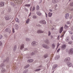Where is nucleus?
I'll return each instance as SVG.
<instances>
[{
    "instance_id": "obj_50",
    "label": "nucleus",
    "mask_w": 73,
    "mask_h": 73,
    "mask_svg": "<svg viewBox=\"0 0 73 73\" xmlns=\"http://www.w3.org/2000/svg\"><path fill=\"white\" fill-rule=\"evenodd\" d=\"M19 4H21L22 3H21V0H19Z\"/></svg>"
},
{
    "instance_id": "obj_4",
    "label": "nucleus",
    "mask_w": 73,
    "mask_h": 73,
    "mask_svg": "<svg viewBox=\"0 0 73 73\" xmlns=\"http://www.w3.org/2000/svg\"><path fill=\"white\" fill-rule=\"evenodd\" d=\"M38 52V51L37 50H34L31 53V55L32 56H33V55H35V54H37Z\"/></svg>"
},
{
    "instance_id": "obj_61",
    "label": "nucleus",
    "mask_w": 73,
    "mask_h": 73,
    "mask_svg": "<svg viewBox=\"0 0 73 73\" xmlns=\"http://www.w3.org/2000/svg\"><path fill=\"white\" fill-rule=\"evenodd\" d=\"M64 35H62L61 36H60V37H61V38H62V37H63V36H64Z\"/></svg>"
},
{
    "instance_id": "obj_7",
    "label": "nucleus",
    "mask_w": 73,
    "mask_h": 73,
    "mask_svg": "<svg viewBox=\"0 0 73 73\" xmlns=\"http://www.w3.org/2000/svg\"><path fill=\"white\" fill-rule=\"evenodd\" d=\"M60 1V0H52V3L53 4H56V3H58Z\"/></svg>"
},
{
    "instance_id": "obj_14",
    "label": "nucleus",
    "mask_w": 73,
    "mask_h": 73,
    "mask_svg": "<svg viewBox=\"0 0 73 73\" xmlns=\"http://www.w3.org/2000/svg\"><path fill=\"white\" fill-rule=\"evenodd\" d=\"M57 64H55L54 65L53 68H52V70H54L55 68H56V67H57Z\"/></svg>"
},
{
    "instance_id": "obj_20",
    "label": "nucleus",
    "mask_w": 73,
    "mask_h": 73,
    "mask_svg": "<svg viewBox=\"0 0 73 73\" xmlns=\"http://www.w3.org/2000/svg\"><path fill=\"white\" fill-rule=\"evenodd\" d=\"M20 46H21V50H22V49H24V44H21Z\"/></svg>"
},
{
    "instance_id": "obj_63",
    "label": "nucleus",
    "mask_w": 73,
    "mask_h": 73,
    "mask_svg": "<svg viewBox=\"0 0 73 73\" xmlns=\"http://www.w3.org/2000/svg\"><path fill=\"white\" fill-rule=\"evenodd\" d=\"M54 29V28H52V30H53V29Z\"/></svg>"
},
{
    "instance_id": "obj_16",
    "label": "nucleus",
    "mask_w": 73,
    "mask_h": 73,
    "mask_svg": "<svg viewBox=\"0 0 73 73\" xmlns=\"http://www.w3.org/2000/svg\"><path fill=\"white\" fill-rule=\"evenodd\" d=\"M25 40L26 41H27V42H29L31 41V39L29 38H26Z\"/></svg>"
},
{
    "instance_id": "obj_19",
    "label": "nucleus",
    "mask_w": 73,
    "mask_h": 73,
    "mask_svg": "<svg viewBox=\"0 0 73 73\" xmlns=\"http://www.w3.org/2000/svg\"><path fill=\"white\" fill-rule=\"evenodd\" d=\"M67 65L69 67H70L72 66V63H70V62H68V63H67Z\"/></svg>"
},
{
    "instance_id": "obj_34",
    "label": "nucleus",
    "mask_w": 73,
    "mask_h": 73,
    "mask_svg": "<svg viewBox=\"0 0 73 73\" xmlns=\"http://www.w3.org/2000/svg\"><path fill=\"white\" fill-rule=\"evenodd\" d=\"M35 6H33V8L32 9V11H35Z\"/></svg>"
},
{
    "instance_id": "obj_60",
    "label": "nucleus",
    "mask_w": 73,
    "mask_h": 73,
    "mask_svg": "<svg viewBox=\"0 0 73 73\" xmlns=\"http://www.w3.org/2000/svg\"><path fill=\"white\" fill-rule=\"evenodd\" d=\"M42 2V0H40L39 2V4H40Z\"/></svg>"
},
{
    "instance_id": "obj_36",
    "label": "nucleus",
    "mask_w": 73,
    "mask_h": 73,
    "mask_svg": "<svg viewBox=\"0 0 73 73\" xmlns=\"http://www.w3.org/2000/svg\"><path fill=\"white\" fill-rule=\"evenodd\" d=\"M32 17L33 19H36L37 18V17L36 16L33 15Z\"/></svg>"
},
{
    "instance_id": "obj_51",
    "label": "nucleus",
    "mask_w": 73,
    "mask_h": 73,
    "mask_svg": "<svg viewBox=\"0 0 73 73\" xmlns=\"http://www.w3.org/2000/svg\"><path fill=\"white\" fill-rule=\"evenodd\" d=\"M49 11L50 12H53V10H52L51 9H49Z\"/></svg>"
},
{
    "instance_id": "obj_41",
    "label": "nucleus",
    "mask_w": 73,
    "mask_h": 73,
    "mask_svg": "<svg viewBox=\"0 0 73 73\" xmlns=\"http://www.w3.org/2000/svg\"><path fill=\"white\" fill-rule=\"evenodd\" d=\"M7 61V60H6V59H3V62H5V61Z\"/></svg>"
},
{
    "instance_id": "obj_1",
    "label": "nucleus",
    "mask_w": 73,
    "mask_h": 73,
    "mask_svg": "<svg viewBox=\"0 0 73 73\" xmlns=\"http://www.w3.org/2000/svg\"><path fill=\"white\" fill-rule=\"evenodd\" d=\"M70 61V58L69 57L66 58L64 60V62L66 63L69 62Z\"/></svg>"
},
{
    "instance_id": "obj_40",
    "label": "nucleus",
    "mask_w": 73,
    "mask_h": 73,
    "mask_svg": "<svg viewBox=\"0 0 73 73\" xmlns=\"http://www.w3.org/2000/svg\"><path fill=\"white\" fill-rule=\"evenodd\" d=\"M70 6L71 7L73 6V2H72V3H70Z\"/></svg>"
},
{
    "instance_id": "obj_64",
    "label": "nucleus",
    "mask_w": 73,
    "mask_h": 73,
    "mask_svg": "<svg viewBox=\"0 0 73 73\" xmlns=\"http://www.w3.org/2000/svg\"><path fill=\"white\" fill-rule=\"evenodd\" d=\"M71 11H73V9H72L71 10Z\"/></svg>"
},
{
    "instance_id": "obj_49",
    "label": "nucleus",
    "mask_w": 73,
    "mask_h": 73,
    "mask_svg": "<svg viewBox=\"0 0 73 73\" xmlns=\"http://www.w3.org/2000/svg\"><path fill=\"white\" fill-rule=\"evenodd\" d=\"M12 31L13 33H15V29H14V28H13L12 29Z\"/></svg>"
},
{
    "instance_id": "obj_23",
    "label": "nucleus",
    "mask_w": 73,
    "mask_h": 73,
    "mask_svg": "<svg viewBox=\"0 0 73 73\" xmlns=\"http://www.w3.org/2000/svg\"><path fill=\"white\" fill-rule=\"evenodd\" d=\"M52 49H54L55 48V46H56V45L54 44V43L52 44Z\"/></svg>"
},
{
    "instance_id": "obj_27",
    "label": "nucleus",
    "mask_w": 73,
    "mask_h": 73,
    "mask_svg": "<svg viewBox=\"0 0 73 73\" xmlns=\"http://www.w3.org/2000/svg\"><path fill=\"white\" fill-rule=\"evenodd\" d=\"M29 20H30V19H27L26 22V23L27 24H28L29 23Z\"/></svg>"
},
{
    "instance_id": "obj_15",
    "label": "nucleus",
    "mask_w": 73,
    "mask_h": 73,
    "mask_svg": "<svg viewBox=\"0 0 73 73\" xmlns=\"http://www.w3.org/2000/svg\"><path fill=\"white\" fill-rule=\"evenodd\" d=\"M69 14L68 13H67L65 15V17L66 19H68V17H69Z\"/></svg>"
},
{
    "instance_id": "obj_5",
    "label": "nucleus",
    "mask_w": 73,
    "mask_h": 73,
    "mask_svg": "<svg viewBox=\"0 0 73 73\" xmlns=\"http://www.w3.org/2000/svg\"><path fill=\"white\" fill-rule=\"evenodd\" d=\"M11 18V16L9 15H6L5 16V19L6 20H9Z\"/></svg>"
},
{
    "instance_id": "obj_58",
    "label": "nucleus",
    "mask_w": 73,
    "mask_h": 73,
    "mask_svg": "<svg viewBox=\"0 0 73 73\" xmlns=\"http://www.w3.org/2000/svg\"><path fill=\"white\" fill-rule=\"evenodd\" d=\"M59 38H60V35H59V36H58V37H57V39H58V40H59Z\"/></svg>"
},
{
    "instance_id": "obj_57",
    "label": "nucleus",
    "mask_w": 73,
    "mask_h": 73,
    "mask_svg": "<svg viewBox=\"0 0 73 73\" xmlns=\"http://www.w3.org/2000/svg\"><path fill=\"white\" fill-rule=\"evenodd\" d=\"M38 68H42V65H40L38 67Z\"/></svg>"
},
{
    "instance_id": "obj_29",
    "label": "nucleus",
    "mask_w": 73,
    "mask_h": 73,
    "mask_svg": "<svg viewBox=\"0 0 73 73\" xmlns=\"http://www.w3.org/2000/svg\"><path fill=\"white\" fill-rule=\"evenodd\" d=\"M52 15V13L49 12L48 13V16L49 17H51Z\"/></svg>"
},
{
    "instance_id": "obj_2",
    "label": "nucleus",
    "mask_w": 73,
    "mask_h": 73,
    "mask_svg": "<svg viewBox=\"0 0 73 73\" xmlns=\"http://www.w3.org/2000/svg\"><path fill=\"white\" fill-rule=\"evenodd\" d=\"M42 46L43 48H45V49H49V48H50L48 45L45 44H42Z\"/></svg>"
},
{
    "instance_id": "obj_38",
    "label": "nucleus",
    "mask_w": 73,
    "mask_h": 73,
    "mask_svg": "<svg viewBox=\"0 0 73 73\" xmlns=\"http://www.w3.org/2000/svg\"><path fill=\"white\" fill-rule=\"evenodd\" d=\"M6 70L4 68H3L2 70V72H4Z\"/></svg>"
},
{
    "instance_id": "obj_13",
    "label": "nucleus",
    "mask_w": 73,
    "mask_h": 73,
    "mask_svg": "<svg viewBox=\"0 0 73 73\" xmlns=\"http://www.w3.org/2000/svg\"><path fill=\"white\" fill-rule=\"evenodd\" d=\"M4 6V2H3L0 3V7H2Z\"/></svg>"
},
{
    "instance_id": "obj_3",
    "label": "nucleus",
    "mask_w": 73,
    "mask_h": 73,
    "mask_svg": "<svg viewBox=\"0 0 73 73\" xmlns=\"http://www.w3.org/2000/svg\"><path fill=\"white\" fill-rule=\"evenodd\" d=\"M38 43L36 41H33L31 43V45L33 46H36L37 45Z\"/></svg>"
},
{
    "instance_id": "obj_31",
    "label": "nucleus",
    "mask_w": 73,
    "mask_h": 73,
    "mask_svg": "<svg viewBox=\"0 0 73 73\" xmlns=\"http://www.w3.org/2000/svg\"><path fill=\"white\" fill-rule=\"evenodd\" d=\"M17 48V47L16 46H15L14 47L13 51L15 52L16 50V49Z\"/></svg>"
},
{
    "instance_id": "obj_9",
    "label": "nucleus",
    "mask_w": 73,
    "mask_h": 73,
    "mask_svg": "<svg viewBox=\"0 0 73 73\" xmlns=\"http://www.w3.org/2000/svg\"><path fill=\"white\" fill-rule=\"evenodd\" d=\"M5 32H8V33H10L11 32V30L9 28H7L5 30Z\"/></svg>"
},
{
    "instance_id": "obj_32",
    "label": "nucleus",
    "mask_w": 73,
    "mask_h": 73,
    "mask_svg": "<svg viewBox=\"0 0 73 73\" xmlns=\"http://www.w3.org/2000/svg\"><path fill=\"white\" fill-rule=\"evenodd\" d=\"M28 72V70L26 69L24 71L23 73H27Z\"/></svg>"
},
{
    "instance_id": "obj_28",
    "label": "nucleus",
    "mask_w": 73,
    "mask_h": 73,
    "mask_svg": "<svg viewBox=\"0 0 73 73\" xmlns=\"http://www.w3.org/2000/svg\"><path fill=\"white\" fill-rule=\"evenodd\" d=\"M40 9L39 7V6L38 5H37L36 7V9L37 11L38 10H39Z\"/></svg>"
},
{
    "instance_id": "obj_10",
    "label": "nucleus",
    "mask_w": 73,
    "mask_h": 73,
    "mask_svg": "<svg viewBox=\"0 0 73 73\" xmlns=\"http://www.w3.org/2000/svg\"><path fill=\"white\" fill-rule=\"evenodd\" d=\"M40 23H42V24H45L46 23V21H45V20H42L40 21H39Z\"/></svg>"
},
{
    "instance_id": "obj_39",
    "label": "nucleus",
    "mask_w": 73,
    "mask_h": 73,
    "mask_svg": "<svg viewBox=\"0 0 73 73\" xmlns=\"http://www.w3.org/2000/svg\"><path fill=\"white\" fill-rule=\"evenodd\" d=\"M64 27L65 29H67V28H68V26H67V25H65L64 26Z\"/></svg>"
},
{
    "instance_id": "obj_6",
    "label": "nucleus",
    "mask_w": 73,
    "mask_h": 73,
    "mask_svg": "<svg viewBox=\"0 0 73 73\" xmlns=\"http://www.w3.org/2000/svg\"><path fill=\"white\" fill-rule=\"evenodd\" d=\"M68 53L69 54L72 55L73 53V48H71L70 49L68 52Z\"/></svg>"
},
{
    "instance_id": "obj_17",
    "label": "nucleus",
    "mask_w": 73,
    "mask_h": 73,
    "mask_svg": "<svg viewBox=\"0 0 73 73\" xmlns=\"http://www.w3.org/2000/svg\"><path fill=\"white\" fill-rule=\"evenodd\" d=\"M60 55H57L55 58V60H58L60 58Z\"/></svg>"
},
{
    "instance_id": "obj_54",
    "label": "nucleus",
    "mask_w": 73,
    "mask_h": 73,
    "mask_svg": "<svg viewBox=\"0 0 73 73\" xmlns=\"http://www.w3.org/2000/svg\"><path fill=\"white\" fill-rule=\"evenodd\" d=\"M50 38L51 39H52V38H53V36H52V35H50Z\"/></svg>"
},
{
    "instance_id": "obj_22",
    "label": "nucleus",
    "mask_w": 73,
    "mask_h": 73,
    "mask_svg": "<svg viewBox=\"0 0 73 73\" xmlns=\"http://www.w3.org/2000/svg\"><path fill=\"white\" fill-rule=\"evenodd\" d=\"M63 31V27H62L60 29L59 33H61Z\"/></svg>"
},
{
    "instance_id": "obj_55",
    "label": "nucleus",
    "mask_w": 73,
    "mask_h": 73,
    "mask_svg": "<svg viewBox=\"0 0 73 73\" xmlns=\"http://www.w3.org/2000/svg\"><path fill=\"white\" fill-rule=\"evenodd\" d=\"M45 13L46 14V17H48V14H46V13Z\"/></svg>"
},
{
    "instance_id": "obj_53",
    "label": "nucleus",
    "mask_w": 73,
    "mask_h": 73,
    "mask_svg": "<svg viewBox=\"0 0 73 73\" xmlns=\"http://www.w3.org/2000/svg\"><path fill=\"white\" fill-rule=\"evenodd\" d=\"M69 33L71 35H73V33H72V32H71V31H70Z\"/></svg>"
},
{
    "instance_id": "obj_42",
    "label": "nucleus",
    "mask_w": 73,
    "mask_h": 73,
    "mask_svg": "<svg viewBox=\"0 0 73 73\" xmlns=\"http://www.w3.org/2000/svg\"><path fill=\"white\" fill-rule=\"evenodd\" d=\"M3 35H0V40H1V39H2L3 38Z\"/></svg>"
},
{
    "instance_id": "obj_52",
    "label": "nucleus",
    "mask_w": 73,
    "mask_h": 73,
    "mask_svg": "<svg viewBox=\"0 0 73 73\" xmlns=\"http://www.w3.org/2000/svg\"><path fill=\"white\" fill-rule=\"evenodd\" d=\"M3 45V43H2V42H1L0 41V46H1Z\"/></svg>"
},
{
    "instance_id": "obj_26",
    "label": "nucleus",
    "mask_w": 73,
    "mask_h": 73,
    "mask_svg": "<svg viewBox=\"0 0 73 73\" xmlns=\"http://www.w3.org/2000/svg\"><path fill=\"white\" fill-rule=\"evenodd\" d=\"M66 41L68 42L69 41V38L68 37H67L66 39Z\"/></svg>"
},
{
    "instance_id": "obj_59",
    "label": "nucleus",
    "mask_w": 73,
    "mask_h": 73,
    "mask_svg": "<svg viewBox=\"0 0 73 73\" xmlns=\"http://www.w3.org/2000/svg\"><path fill=\"white\" fill-rule=\"evenodd\" d=\"M60 49H58L57 50V52H59V51H60Z\"/></svg>"
},
{
    "instance_id": "obj_56",
    "label": "nucleus",
    "mask_w": 73,
    "mask_h": 73,
    "mask_svg": "<svg viewBox=\"0 0 73 73\" xmlns=\"http://www.w3.org/2000/svg\"><path fill=\"white\" fill-rule=\"evenodd\" d=\"M72 16H70V17H69V19H72Z\"/></svg>"
},
{
    "instance_id": "obj_18",
    "label": "nucleus",
    "mask_w": 73,
    "mask_h": 73,
    "mask_svg": "<svg viewBox=\"0 0 73 73\" xmlns=\"http://www.w3.org/2000/svg\"><path fill=\"white\" fill-rule=\"evenodd\" d=\"M48 54H44V58H46L47 57H48Z\"/></svg>"
},
{
    "instance_id": "obj_43",
    "label": "nucleus",
    "mask_w": 73,
    "mask_h": 73,
    "mask_svg": "<svg viewBox=\"0 0 73 73\" xmlns=\"http://www.w3.org/2000/svg\"><path fill=\"white\" fill-rule=\"evenodd\" d=\"M6 60V61H7V62H8L9 60V58H7Z\"/></svg>"
},
{
    "instance_id": "obj_11",
    "label": "nucleus",
    "mask_w": 73,
    "mask_h": 73,
    "mask_svg": "<svg viewBox=\"0 0 73 73\" xmlns=\"http://www.w3.org/2000/svg\"><path fill=\"white\" fill-rule=\"evenodd\" d=\"M44 33V31L41 30H39L37 31V33Z\"/></svg>"
},
{
    "instance_id": "obj_37",
    "label": "nucleus",
    "mask_w": 73,
    "mask_h": 73,
    "mask_svg": "<svg viewBox=\"0 0 73 73\" xmlns=\"http://www.w3.org/2000/svg\"><path fill=\"white\" fill-rule=\"evenodd\" d=\"M15 21L16 22H17L18 23V22H19V19L18 18H16L15 19Z\"/></svg>"
},
{
    "instance_id": "obj_35",
    "label": "nucleus",
    "mask_w": 73,
    "mask_h": 73,
    "mask_svg": "<svg viewBox=\"0 0 73 73\" xmlns=\"http://www.w3.org/2000/svg\"><path fill=\"white\" fill-rule=\"evenodd\" d=\"M40 70H41L40 69H37L36 70H35V72H36V71H40Z\"/></svg>"
},
{
    "instance_id": "obj_62",
    "label": "nucleus",
    "mask_w": 73,
    "mask_h": 73,
    "mask_svg": "<svg viewBox=\"0 0 73 73\" xmlns=\"http://www.w3.org/2000/svg\"><path fill=\"white\" fill-rule=\"evenodd\" d=\"M71 38H72V40H73V36H72Z\"/></svg>"
},
{
    "instance_id": "obj_25",
    "label": "nucleus",
    "mask_w": 73,
    "mask_h": 73,
    "mask_svg": "<svg viewBox=\"0 0 73 73\" xmlns=\"http://www.w3.org/2000/svg\"><path fill=\"white\" fill-rule=\"evenodd\" d=\"M15 27L16 29H18V25H15Z\"/></svg>"
},
{
    "instance_id": "obj_12",
    "label": "nucleus",
    "mask_w": 73,
    "mask_h": 73,
    "mask_svg": "<svg viewBox=\"0 0 73 73\" xmlns=\"http://www.w3.org/2000/svg\"><path fill=\"white\" fill-rule=\"evenodd\" d=\"M66 45L65 44H64L62 45L61 48V49L62 50H64V49H65V48H66Z\"/></svg>"
},
{
    "instance_id": "obj_45",
    "label": "nucleus",
    "mask_w": 73,
    "mask_h": 73,
    "mask_svg": "<svg viewBox=\"0 0 73 73\" xmlns=\"http://www.w3.org/2000/svg\"><path fill=\"white\" fill-rule=\"evenodd\" d=\"M25 10L27 11V12H28V9H27L26 7L25 8Z\"/></svg>"
},
{
    "instance_id": "obj_24",
    "label": "nucleus",
    "mask_w": 73,
    "mask_h": 73,
    "mask_svg": "<svg viewBox=\"0 0 73 73\" xmlns=\"http://www.w3.org/2000/svg\"><path fill=\"white\" fill-rule=\"evenodd\" d=\"M36 14L37 15H38L39 16H40L41 15V13H40V12L39 11H36Z\"/></svg>"
},
{
    "instance_id": "obj_30",
    "label": "nucleus",
    "mask_w": 73,
    "mask_h": 73,
    "mask_svg": "<svg viewBox=\"0 0 73 73\" xmlns=\"http://www.w3.org/2000/svg\"><path fill=\"white\" fill-rule=\"evenodd\" d=\"M29 65L27 64L25 66V69H27V68H29Z\"/></svg>"
},
{
    "instance_id": "obj_48",
    "label": "nucleus",
    "mask_w": 73,
    "mask_h": 73,
    "mask_svg": "<svg viewBox=\"0 0 73 73\" xmlns=\"http://www.w3.org/2000/svg\"><path fill=\"white\" fill-rule=\"evenodd\" d=\"M70 22H69V21H68L67 22V24L69 25V24H70Z\"/></svg>"
},
{
    "instance_id": "obj_44",
    "label": "nucleus",
    "mask_w": 73,
    "mask_h": 73,
    "mask_svg": "<svg viewBox=\"0 0 73 73\" xmlns=\"http://www.w3.org/2000/svg\"><path fill=\"white\" fill-rule=\"evenodd\" d=\"M68 44H72V41H70L68 42Z\"/></svg>"
},
{
    "instance_id": "obj_47",
    "label": "nucleus",
    "mask_w": 73,
    "mask_h": 73,
    "mask_svg": "<svg viewBox=\"0 0 73 73\" xmlns=\"http://www.w3.org/2000/svg\"><path fill=\"white\" fill-rule=\"evenodd\" d=\"M50 35H51V33H50V32L49 31L48 33V36H49Z\"/></svg>"
},
{
    "instance_id": "obj_33",
    "label": "nucleus",
    "mask_w": 73,
    "mask_h": 73,
    "mask_svg": "<svg viewBox=\"0 0 73 73\" xmlns=\"http://www.w3.org/2000/svg\"><path fill=\"white\" fill-rule=\"evenodd\" d=\"M25 7H29L31 6V4H26L25 5Z\"/></svg>"
},
{
    "instance_id": "obj_8",
    "label": "nucleus",
    "mask_w": 73,
    "mask_h": 73,
    "mask_svg": "<svg viewBox=\"0 0 73 73\" xmlns=\"http://www.w3.org/2000/svg\"><path fill=\"white\" fill-rule=\"evenodd\" d=\"M44 42L46 44H49V40H48V38H46V40H44Z\"/></svg>"
},
{
    "instance_id": "obj_21",
    "label": "nucleus",
    "mask_w": 73,
    "mask_h": 73,
    "mask_svg": "<svg viewBox=\"0 0 73 73\" xmlns=\"http://www.w3.org/2000/svg\"><path fill=\"white\" fill-rule=\"evenodd\" d=\"M28 62H33V59H28L27 60Z\"/></svg>"
},
{
    "instance_id": "obj_46",
    "label": "nucleus",
    "mask_w": 73,
    "mask_h": 73,
    "mask_svg": "<svg viewBox=\"0 0 73 73\" xmlns=\"http://www.w3.org/2000/svg\"><path fill=\"white\" fill-rule=\"evenodd\" d=\"M24 51H27L28 50V48H26L24 49Z\"/></svg>"
}]
</instances>
